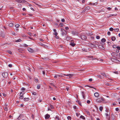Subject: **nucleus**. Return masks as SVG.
Instances as JSON below:
<instances>
[{
	"label": "nucleus",
	"mask_w": 120,
	"mask_h": 120,
	"mask_svg": "<svg viewBox=\"0 0 120 120\" xmlns=\"http://www.w3.org/2000/svg\"><path fill=\"white\" fill-rule=\"evenodd\" d=\"M96 101L98 103H101L105 101V99L103 98H97Z\"/></svg>",
	"instance_id": "f257e3e1"
},
{
	"label": "nucleus",
	"mask_w": 120,
	"mask_h": 120,
	"mask_svg": "<svg viewBox=\"0 0 120 120\" xmlns=\"http://www.w3.org/2000/svg\"><path fill=\"white\" fill-rule=\"evenodd\" d=\"M70 44L73 47L74 46L76 45L75 41L73 40H71Z\"/></svg>",
	"instance_id": "f03ea898"
},
{
	"label": "nucleus",
	"mask_w": 120,
	"mask_h": 120,
	"mask_svg": "<svg viewBox=\"0 0 120 120\" xmlns=\"http://www.w3.org/2000/svg\"><path fill=\"white\" fill-rule=\"evenodd\" d=\"M61 31L62 32L61 34L63 36L67 34V32L63 29H61Z\"/></svg>",
	"instance_id": "7ed1b4c3"
},
{
	"label": "nucleus",
	"mask_w": 120,
	"mask_h": 120,
	"mask_svg": "<svg viewBox=\"0 0 120 120\" xmlns=\"http://www.w3.org/2000/svg\"><path fill=\"white\" fill-rule=\"evenodd\" d=\"M2 75L4 78H6L8 76V73L7 72H4L2 74Z\"/></svg>",
	"instance_id": "20e7f679"
},
{
	"label": "nucleus",
	"mask_w": 120,
	"mask_h": 120,
	"mask_svg": "<svg viewBox=\"0 0 120 120\" xmlns=\"http://www.w3.org/2000/svg\"><path fill=\"white\" fill-rule=\"evenodd\" d=\"M81 38L82 40H86L87 39L86 37L85 36L83 35H81Z\"/></svg>",
	"instance_id": "39448f33"
},
{
	"label": "nucleus",
	"mask_w": 120,
	"mask_h": 120,
	"mask_svg": "<svg viewBox=\"0 0 120 120\" xmlns=\"http://www.w3.org/2000/svg\"><path fill=\"white\" fill-rule=\"evenodd\" d=\"M71 33L73 35H76L78 34V33L75 31H71Z\"/></svg>",
	"instance_id": "423d86ee"
},
{
	"label": "nucleus",
	"mask_w": 120,
	"mask_h": 120,
	"mask_svg": "<svg viewBox=\"0 0 120 120\" xmlns=\"http://www.w3.org/2000/svg\"><path fill=\"white\" fill-rule=\"evenodd\" d=\"M64 76H68L70 78H71L73 76H74V75L73 74H69L66 75L65 74H64Z\"/></svg>",
	"instance_id": "0eeeda50"
},
{
	"label": "nucleus",
	"mask_w": 120,
	"mask_h": 120,
	"mask_svg": "<svg viewBox=\"0 0 120 120\" xmlns=\"http://www.w3.org/2000/svg\"><path fill=\"white\" fill-rule=\"evenodd\" d=\"M98 42L97 41H94V42L93 44H90L92 45H93L94 46H95L96 45H98Z\"/></svg>",
	"instance_id": "6e6552de"
},
{
	"label": "nucleus",
	"mask_w": 120,
	"mask_h": 120,
	"mask_svg": "<svg viewBox=\"0 0 120 120\" xmlns=\"http://www.w3.org/2000/svg\"><path fill=\"white\" fill-rule=\"evenodd\" d=\"M27 49L29 52H33V50L32 49L30 48H28Z\"/></svg>",
	"instance_id": "1a4fd4ad"
},
{
	"label": "nucleus",
	"mask_w": 120,
	"mask_h": 120,
	"mask_svg": "<svg viewBox=\"0 0 120 120\" xmlns=\"http://www.w3.org/2000/svg\"><path fill=\"white\" fill-rule=\"evenodd\" d=\"M23 117V116L22 114H20L18 118V119L20 120V119L22 118Z\"/></svg>",
	"instance_id": "9d476101"
},
{
	"label": "nucleus",
	"mask_w": 120,
	"mask_h": 120,
	"mask_svg": "<svg viewBox=\"0 0 120 120\" xmlns=\"http://www.w3.org/2000/svg\"><path fill=\"white\" fill-rule=\"evenodd\" d=\"M50 117V116L48 114H47L45 115V119H47L49 118Z\"/></svg>",
	"instance_id": "9b49d317"
},
{
	"label": "nucleus",
	"mask_w": 120,
	"mask_h": 120,
	"mask_svg": "<svg viewBox=\"0 0 120 120\" xmlns=\"http://www.w3.org/2000/svg\"><path fill=\"white\" fill-rule=\"evenodd\" d=\"M111 60L112 61L115 62H116L117 61V60L116 59L114 58H112Z\"/></svg>",
	"instance_id": "f8f14e48"
},
{
	"label": "nucleus",
	"mask_w": 120,
	"mask_h": 120,
	"mask_svg": "<svg viewBox=\"0 0 120 120\" xmlns=\"http://www.w3.org/2000/svg\"><path fill=\"white\" fill-rule=\"evenodd\" d=\"M116 15L115 14H108V17H110L112 16H115Z\"/></svg>",
	"instance_id": "ddd939ff"
},
{
	"label": "nucleus",
	"mask_w": 120,
	"mask_h": 120,
	"mask_svg": "<svg viewBox=\"0 0 120 120\" xmlns=\"http://www.w3.org/2000/svg\"><path fill=\"white\" fill-rule=\"evenodd\" d=\"M30 100V98H24L23 100L25 101H29Z\"/></svg>",
	"instance_id": "4468645a"
},
{
	"label": "nucleus",
	"mask_w": 120,
	"mask_h": 120,
	"mask_svg": "<svg viewBox=\"0 0 120 120\" xmlns=\"http://www.w3.org/2000/svg\"><path fill=\"white\" fill-rule=\"evenodd\" d=\"M94 95L95 97L97 98L99 96L97 92L95 93L94 94Z\"/></svg>",
	"instance_id": "2eb2a0df"
},
{
	"label": "nucleus",
	"mask_w": 120,
	"mask_h": 120,
	"mask_svg": "<svg viewBox=\"0 0 120 120\" xmlns=\"http://www.w3.org/2000/svg\"><path fill=\"white\" fill-rule=\"evenodd\" d=\"M21 3H25L26 4H27V3H28L25 0H21Z\"/></svg>",
	"instance_id": "dca6fc26"
},
{
	"label": "nucleus",
	"mask_w": 120,
	"mask_h": 120,
	"mask_svg": "<svg viewBox=\"0 0 120 120\" xmlns=\"http://www.w3.org/2000/svg\"><path fill=\"white\" fill-rule=\"evenodd\" d=\"M36 5H38V6L39 7H41L42 6V5L41 4H37L35 2H33Z\"/></svg>",
	"instance_id": "f3484780"
},
{
	"label": "nucleus",
	"mask_w": 120,
	"mask_h": 120,
	"mask_svg": "<svg viewBox=\"0 0 120 120\" xmlns=\"http://www.w3.org/2000/svg\"><path fill=\"white\" fill-rule=\"evenodd\" d=\"M13 22H11L9 24V26L10 27H12L14 25Z\"/></svg>",
	"instance_id": "a211bd4d"
},
{
	"label": "nucleus",
	"mask_w": 120,
	"mask_h": 120,
	"mask_svg": "<svg viewBox=\"0 0 120 120\" xmlns=\"http://www.w3.org/2000/svg\"><path fill=\"white\" fill-rule=\"evenodd\" d=\"M101 74L103 76L105 77H107L106 74L104 72H102L101 73Z\"/></svg>",
	"instance_id": "6ab92c4d"
},
{
	"label": "nucleus",
	"mask_w": 120,
	"mask_h": 120,
	"mask_svg": "<svg viewBox=\"0 0 120 120\" xmlns=\"http://www.w3.org/2000/svg\"><path fill=\"white\" fill-rule=\"evenodd\" d=\"M101 41L102 42H104L106 41V40L105 38H103L101 40Z\"/></svg>",
	"instance_id": "aec40b11"
},
{
	"label": "nucleus",
	"mask_w": 120,
	"mask_h": 120,
	"mask_svg": "<svg viewBox=\"0 0 120 120\" xmlns=\"http://www.w3.org/2000/svg\"><path fill=\"white\" fill-rule=\"evenodd\" d=\"M25 92L24 91H22L20 93V95L21 96V95H23L25 94Z\"/></svg>",
	"instance_id": "412c9836"
},
{
	"label": "nucleus",
	"mask_w": 120,
	"mask_h": 120,
	"mask_svg": "<svg viewBox=\"0 0 120 120\" xmlns=\"http://www.w3.org/2000/svg\"><path fill=\"white\" fill-rule=\"evenodd\" d=\"M82 96H83V98L84 99H85V94L84 93V92H83L82 91Z\"/></svg>",
	"instance_id": "4be33fe9"
},
{
	"label": "nucleus",
	"mask_w": 120,
	"mask_h": 120,
	"mask_svg": "<svg viewBox=\"0 0 120 120\" xmlns=\"http://www.w3.org/2000/svg\"><path fill=\"white\" fill-rule=\"evenodd\" d=\"M20 96L19 97V98L20 99H23L24 98V96L23 95H21V96Z\"/></svg>",
	"instance_id": "5701e85b"
},
{
	"label": "nucleus",
	"mask_w": 120,
	"mask_h": 120,
	"mask_svg": "<svg viewBox=\"0 0 120 120\" xmlns=\"http://www.w3.org/2000/svg\"><path fill=\"white\" fill-rule=\"evenodd\" d=\"M70 38L69 37L67 36L66 38V39L67 41H69V40H70Z\"/></svg>",
	"instance_id": "b1692460"
},
{
	"label": "nucleus",
	"mask_w": 120,
	"mask_h": 120,
	"mask_svg": "<svg viewBox=\"0 0 120 120\" xmlns=\"http://www.w3.org/2000/svg\"><path fill=\"white\" fill-rule=\"evenodd\" d=\"M20 26V25L18 24H16L15 26L16 28H18Z\"/></svg>",
	"instance_id": "393cba45"
},
{
	"label": "nucleus",
	"mask_w": 120,
	"mask_h": 120,
	"mask_svg": "<svg viewBox=\"0 0 120 120\" xmlns=\"http://www.w3.org/2000/svg\"><path fill=\"white\" fill-rule=\"evenodd\" d=\"M32 94L34 95H37L36 93L34 92H32Z\"/></svg>",
	"instance_id": "a878e982"
},
{
	"label": "nucleus",
	"mask_w": 120,
	"mask_h": 120,
	"mask_svg": "<svg viewBox=\"0 0 120 120\" xmlns=\"http://www.w3.org/2000/svg\"><path fill=\"white\" fill-rule=\"evenodd\" d=\"M55 118L57 120H60V118H59V117L58 116H56L55 117Z\"/></svg>",
	"instance_id": "bb28decb"
},
{
	"label": "nucleus",
	"mask_w": 120,
	"mask_h": 120,
	"mask_svg": "<svg viewBox=\"0 0 120 120\" xmlns=\"http://www.w3.org/2000/svg\"><path fill=\"white\" fill-rule=\"evenodd\" d=\"M80 118L84 120L85 119V118L82 115H81V116H80Z\"/></svg>",
	"instance_id": "cd10ccee"
},
{
	"label": "nucleus",
	"mask_w": 120,
	"mask_h": 120,
	"mask_svg": "<svg viewBox=\"0 0 120 120\" xmlns=\"http://www.w3.org/2000/svg\"><path fill=\"white\" fill-rule=\"evenodd\" d=\"M116 39V38H115L114 37H112L111 38V39L112 41H115V40Z\"/></svg>",
	"instance_id": "c85d7f7f"
},
{
	"label": "nucleus",
	"mask_w": 120,
	"mask_h": 120,
	"mask_svg": "<svg viewBox=\"0 0 120 120\" xmlns=\"http://www.w3.org/2000/svg\"><path fill=\"white\" fill-rule=\"evenodd\" d=\"M21 41V39H19L18 40H17L15 41L16 42H19Z\"/></svg>",
	"instance_id": "c756f323"
},
{
	"label": "nucleus",
	"mask_w": 120,
	"mask_h": 120,
	"mask_svg": "<svg viewBox=\"0 0 120 120\" xmlns=\"http://www.w3.org/2000/svg\"><path fill=\"white\" fill-rule=\"evenodd\" d=\"M0 36L3 38L4 37V35L3 33H1L0 34Z\"/></svg>",
	"instance_id": "7c9ffc66"
},
{
	"label": "nucleus",
	"mask_w": 120,
	"mask_h": 120,
	"mask_svg": "<svg viewBox=\"0 0 120 120\" xmlns=\"http://www.w3.org/2000/svg\"><path fill=\"white\" fill-rule=\"evenodd\" d=\"M105 84L107 86H110V84H109V83H107V82H105Z\"/></svg>",
	"instance_id": "2f4dec72"
},
{
	"label": "nucleus",
	"mask_w": 120,
	"mask_h": 120,
	"mask_svg": "<svg viewBox=\"0 0 120 120\" xmlns=\"http://www.w3.org/2000/svg\"><path fill=\"white\" fill-rule=\"evenodd\" d=\"M15 2H17L19 3H21V0H16L15 1Z\"/></svg>",
	"instance_id": "473e14b6"
},
{
	"label": "nucleus",
	"mask_w": 120,
	"mask_h": 120,
	"mask_svg": "<svg viewBox=\"0 0 120 120\" xmlns=\"http://www.w3.org/2000/svg\"><path fill=\"white\" fill-rule=\"evenodd\" d=\"M112 120H115V116H112Z\"/></svg>",
	"instance_id": "72a5a7b5"
},
{
	"label": "nucleus",
	"mask_w": 120,
	"mask_h": 120,
	"mask_svg": "<svg viewBox=\"0 0 120 120\" xmlns=\"http://www.w3.org/2000/svg\"><path fill=\"white\" fill-rule=\"evenodd\" d=\"M67 119L68 120H71V116H68L67 117Z\"/></svg>",
	"instance_id": "f704fd0d"
},
{
	"label": "nucleus",
	"mask_w": 120,
	"mask_h": 120,
	"mask_svg": "<svg viewBox=\"0 0 120 120\" xmlns=\"http://www.w3.org/2000/svg\"><path fill=\"white\" fill-rule=\"evenodd\" d=\"M7 53H9V54H12V52L11 51H7Z\"/></svg>",
	"instance_id": "c9c22d12"
},
{
	"label": "nucleus",
	"mask_w": 120,
	"mask_h": 120,
	"mask_svg": "<svg viewBox=\"0 0 120 120\" xmlns=\"http://www.w3.org/2000/svg\"><path fill=\"white\" fill-rule=\"evenodd\" d=\"M64 74H60L59 75H58V76H59V77H63V76L62 75H64Z\"/></svg>",
	"instance_id": "e433bc0d"
},
{
	"label": "nucleus",
	"mask_w": 120,
	"mask_h": 120,
	"mask_svg": "<svg viewBox=\"0 0 120 120\" xmlns=\"http://www.w3.org/2000/svg\"><path fill=\"white\" fill-rule=\"evenodd\" d=\"M99 109L100 110V111H102L103 109V108L102 107H100V108H99Z\"/></svg>",
	"instance_id": "4c0bfd02"
},
{
	"label": "nucleus",
	"mask_w": 120,
	"mask_h": 120,
	"mask_svg": "<svg viewBox=\"0 0 120 120\" xmlns=\"http://www.w3.org/2000/svg\"><path fill=\"white\" fill-rule=\"evenodd\" d=\"M114 30L116 32H118L119 30L118 28H115L114 29Z\"/></svg>",
	"instance_id": "58836bf2"
},
{
	"label": "nucleus",
	"mask_w": 120,
	"mask_h": 120,
	"mask_svg": "<svg viewBox=\"0 0 120 120\" xmlns=\"http://www.w3.org/2000/svg\"><path fill=\"white\" fill-rule=\"evenodd\" d=\"M105 115L106 116H109V115L110 114L109 113H105Z\"/></svg>",
	"instance_id": "ea45409f"
},
{
	"label": "nucleus",
	"mask_w": 120,
	"mask_h": 120,
	"mask_svg": "<svg viewBox=\"0 0 120 120\" xmlns=\"http://www.w3.org/2000/svg\"><path fill=\"white\" fill-rule=\"evenodd\" d=\"M97 77L98 78H101V76L100 75H97Z\"/></svg>",
	"instance_id": "a19ab883"
},
{
	"label": "nucleus",
	"mask_w": 120,
	"mask_h": 120,
	"mask_svg": "<svg viewBox=\"0 0 120 120\" xmlns=\"http://www.w3.org/2000/svg\"><path fill=\"white\" fill-rule=\"evenodd\" d=\"M38 79H35V82H38Z\"/></svg>",
	"instance_id": "79ce46f5"
},
{
	"label": "nucleus",
	"mask_w": 120,
	"mask_h": 120,
	"mask_svg": "<svg viewBox=\"0 0 120 120\" xmlns=\"http://www.w3.org/2000/svg\"><path fill=\"white\" fill-rule=\"evenodd\" d=\"M38 101H39L40 102H42V100L41 98H40L38 100Z\"/></svg>",
	"instance_id": "37998d69"
},
{
	"label": "nucleus",
	"mask_w": 120,
	"mask_h": 120,
	"mask_svg": "<svg viewBox=\"0 0 120 120\" xmlns=\"http://www.w3.org/2000/svg\"><path fill=\"white\" fill-rule=\"evenodd\" d=\"M57 75H55V76H54V78L55 79H56L57 78V76H58Z\"/></svg>",
	"instance_id": "c03bdc74"
},
{
	"label": "nucleus",
	"mask_w": 120,
	"mask_h": 120,
	"mask_svg": "<svg viewBox=\"0 0 120 120\" xmlns=\"http://www.w3.org/2000/svg\"><path fill=\"white\" fill-rule=\"evenodd\" d=\"M78 104L80 106H82L81 102L80 101H78Z\"/></svg>",
	"instance_id": "a18cd8bd"
},
{
	"label": "nucleus",
	"mask_w": 120,
	"mask_h": 120,
	"mask_svg": "<svg viewBox=\"0 0 120 120\" xmlns=\"http://www.w3.org/2000/svg\"><path fill=\"white\" fill-rule=\"evenodd\" d=\"M40 85H38L37 86V88L38 89H39L40 88Z\"/></svg>",
	"instance_id": "49530a36"
},
{
	"label": "nucleus",
	"mask_w": 120,
	"mask_h": 120,
	"mask_svg": "<svg viewBox=\"0 0 120 120\" xmlns=\"http://www.w3.org/2000/svg\"><path fill=\"white\" fill-rule=\"evenodd\" d=\"M100 37L99 36H96V38L97 39H99L100 38Z\"/></svg>",
	"instance_id": "de8ad7c7"
},
{
	"label": "nucleus",
	"mask_w": 120,
	"mask_h": 120,
	"mask_svg": "<svg viewBox=\"0 0 120 120\" xmlns=\"http://www.w3.org/2000/svg\"><path fill=\"white\" fill-rule=\"evenodd\" d=\"M23 46L24 47H27L28 45L26 44H24L23 45Z\"/></svg>",
	"instance_id": "09e8293b"
},
{
	"label": "nucleus",
	"mask_w": 120,
	"mask_h": 120,
	"mask_svg": "<svg viewBox=\"0 0 120 120\" xmlns=\"http://www.w3.org/2000/svg\"><path fill=\"white\" fill-rule=\"evenodd\" d=\"M25 88L24 87H22L21 89V90H25Z\"/></svg>",
	"instance_id": "8fccbe9b"
},
{
	"label": "nucleus",
	"mask_w": 120,
	"mask_h": 120,
	"mask_svg": "<svg viewBox=\"0 0 120 120\" xmlns=\"http://www.w3.org/2000/svg\"><path fill=\"white\" fill-rule=\"evenodd\" d=\"M4 109L5 111H7L8 110V108H7V107H4Z\"/></svg>",
	"instance_id": "3c124183"
},
{
	"label": "nucleus",
	"mask_w": 120,
	"mask_h": 120,
	"mask_svg": "<svg viewBox=\"0 0 120 120\" xmlns=\"http://www.w3.org/2000/svg\"><path fill=\"white\" fill-rule=\"evenodd\" d=\"M113 30V28H112L111 27L109 29V30L111 31H112Z\"/></svg>",
	"instance_id": "603ef678"
},
{
	"label": "nucleus",
	"mask_w": 120,
	"mask_h": 120,
	"mask_svg": "<svg viewBox=\"0 0 120 120\" xmlns=\"http://www.w3.org/2000/svg\"><path fill=\"white\" fill-rule=\"evenodd\" d=\"M108 35H111V33L110 32L108 31L107 32Z\"/></svg>",
	"instance_id": "864d4df0"
},
{
	"label": "nucleus",
	"mask_w": 120,
	"mask_h": 120,
	"mask_svg": "<svg viewBox=\"0 0 120 120\" xmlns=\"http://www.w3.org/2000/svg\"><path fill=\"white\" fill-rule=\"evenodd\" d=\"M95 4H94V3H90L89 4L90 5H94Z\"/></svg>",
	"instance_id": "5fc2aeb1"
},
{
	"label": "nucleus",
	"mask_w": 120,
	"mask_h": 120,
	"mask_svg": "<svg viewBox=\"0 0 120 120\" xmlns=\"http://www.w3.org/2000/svg\"><path fill=\"white\" fill-rule=\"evenodd\" d=\"M63 24L62 23H60L59 24V25H60V26H61V27L63 26Z\"/></svg>",
	"instance_id": "6e6d98bb"
},
{
	"label": "nucleus",
	"mask_w": 120,
	"mask_h": 120,
	"mask_svg": "<svg viewBox=\"0 0 120 120\" xmlns=\"http://www.w3.org/2000/svg\"><path fill=\"white\" fill-rule=\"evenodd\" d=\"M14 30L15 31H17L19 29L18 28H16Z\"/></svg>",
	"instance_id": "4d7b16f0"
},
{
	"label": "nucleus",
	"mask_w": 120,
	"mask_h": 120,
	"mask_svg": "<svg viewBox=\"0 0 120 120\" xmlns=\"http://www.w3.org/2000/svg\"><path fill=\"white\" fill-rule=\"evenodd\" d=\"M90 101L89 100H88L87 101V103L88 104H90Z\"/></svg>",
	"instance_id": "13d9d810"
},
{
	"label": "nucleus",
	"mask_w": 120,
	"mask_h": 120,
	"mask_svg": "<svg viewBox=\"0 0 120 120\" xmlns=\"http://www.w3.org/2000/svg\"><path fill=\"white\" fill-rule=\"evenodd\" d=\"M8 66L10 68H11L12 67V65L11 64H9L8 65Z\"/></svg>",
	"instance_id": "bf43d9fd"
},
{
	"label": "nucleus",
	"mask_w": 120,
	"mask_h": 120,
	"mask_svg": "<svg viewBox=\"0 0 120 120\" xmlns=\"http://www.w3.org/2000/svg\"><path fill=\"white\" fill-rule=\"evenodd\" d=\"M113 72L114 73L116 74H117L118 73V72L117 71H114Z\"/></svg>",
	"instance_id": "052dcab7"
},
{
	"label": "nucleus",
	"mask_w": 120,
	"mask_h": 120,
	"mask_svg": "<svg viewBox=\"0 0 120 120\" xmlns=\"http://www.w3.org/2000/svg\"><path fill=\"white\" fill-rule=\"evenodd\" d=\"M116 48L118 50H120V47L119 46H117Z\"/></svg>",
	"instance_id": "680f3d73"
},
{
	"label": "nucleus",
	"mask_w": 120,
	"mask_h": 120,
	"mask_svg": "<svg viewBox=\"0 0 120 120\" xmlns=\"http://www.w3.org/2000/svg\"><path fill=\"white\" fill-rule=\"evenodd\" d=\"M61 21L63 22H64L65 21V19H61Z\"/></svg>",
	"instance_id": "e2e57ef3"
},
{
	"label": "nucleus",
	"mask_w": 120,
	"mask_h": 120,
	"mask_svg": "<svg viewBox=\"0 0 120 120\" xmlns=\"http://www.w3.org/2000/svg\"><path fill=\"white\" fill-rule=\"evenodd\" d=\"M65 29L66 30H68L69 29V28H68V27H65Z\"/></svg>",
	"instance_id": "0e129e2a"
},
{
	"label": "nucleus",
	"mask_w": 120,
	"mask_h": 120,
	"mask_svg": "<svg viewBox=\"0 0 120 120\" xmlns=\"http://www.w3.org/2000/svg\"><path fill=\"white\" fill-rule=\"evenodd\" d=\"M115 110L116 111H118L119 110L118 108H116L115 109Z\"/></svg>",
	"instance_id": "69168bd1"
},
{
	"label": "nucleus",
	"mask_w": 120,
	"mask_h": 120,
	"mask_svg": "<svg viewBox=\"0 0 120 120\" xmlns=\"http://www.w3.org/2000/svg\"><path fill=\"white\" fill-rule=\"evenodd\" d=\"M66 89L67 91H68L69 89V87H66Z\"/></svg>",
	"instance_id": "338daca9"
},
{
	"label": "nucleus",
	"mask_w": 120,
	"mask_h": 120,
	"mask_svg": "<svg viewBox=\"0 0 120 120\" xmlns=\"http://www.w3.org/2000/svg\"><path fill=\"white\" fill-rule=\"evenodd\" d=\"M53 34L55 35H57V33L56 32H55Z\"/></svg>",
	"instance_id": "774afa93"
}]
</instances>
